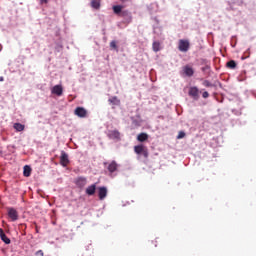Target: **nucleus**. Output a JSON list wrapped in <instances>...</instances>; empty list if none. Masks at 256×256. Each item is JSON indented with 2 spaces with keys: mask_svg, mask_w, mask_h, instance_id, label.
<instances>
[{
  "mask_svg": "<svg viewBox=\"0 0 256 256\" xmlns=\"http://www.w3.org/2000/svg\"><path fill=\"white\" fill-rule=\"evenodd\" d=\"M191 47V43L189 40L180 39L178 41V50L181 51V53H187Z\"/></svg>",
  "mask_w": 256,
  "mask_h": 256,
  "instance_id": "f257e3e1",
  "label": "nucleus"
},
{
  "mask_svg": "<svg viewBox=\"0 0 256 256\" xmlns=\"http://www.w3.org/2000/svg\"><path fill=\"white\" fill-rule=\"evenodd\" d=\"M134 152L137 155H143V157H145V159H147V157H149V150L143 144L135 146L134 147Z\"/></svg>",
  "mask_w": 256,
  "mask_h": 256,
  "instance_id": "f03ea898",
  "label": "nucleus"
},
{
  "mask_svg": "<svg viewBox=\"0 0 256 256\" xmlns=\"http://www.w3.org/2000/svg\"><path fill=\"white\" fill-rule=\"evenodd\" d=\"M6 211L10 221L14 222L19 220V212L17 211V209L13 207H7Z\"/></svg>",
  "mask_w": 256,
  "mask_h": 256,
  "instance_id": "7ed1b4c3",
  "label": "nucleus"
},
{
  "mask_svg": "<svg viewBox=\"0 0 256 256\" xmlns=\"http://www.w3.org/2000/svg\"><path fill=\"white\" fill-rule=\"evenodd\" d=\"M107 137L112 139V141H121V132L119 130H109Z\"/></svg>",
  "mask_w": 256,
  "mask_h": 256,
  "instance_id": "20e7f679",
  "label": "nucleus"
},
{
  "mask_svg": "<svg viewBox=\"0 0 256 256\" xmlns=\"http://www.w3.org/2000/svg\"><path fill=\"white\" fill-rule=\"evenodd\" d=\"M74 183L77 187H79V189H83V187L87 185V178L83 176L77 177Z\"/></svg>",
  "mask_w": 256,
  "mask_h": 256,
  "instance_id": "39448f33",
  "label": "nucleus"
},
{
  "mask_svg": "<svg viewBox=\"0 0 256 256\" xmlns=\"http://www.w3.org/2000/svg\"><path fill=\"white\" fill-rule=\"evenodd\" d=\"M60 165H62V167L69 165V155L65 151L61 152Z\"/></svg>",
  "mask_w": 256,
  "mask_h": 256,
  "instance_id": "423d86ee",
  "label": "nucleus"
},
{
  "mask_svg": "<svg viewBox=\"0 0 256 256\" xmlns=\"http://www.w3.org/2000/svg\"><path fill=\"white\" fill-rule=\"evenodd\" d=\"M74 114L81 119H85V117H87V110L83 107H77Z\"/></svg>",
  "mask_w": 256,
  "mask_h": 256,
  "instance_id": "0eeeda50",
  "label": "nucleus"
},
{
  "mask_svg": "<svg viewBox=\"0 0 256 256\" xmlns=\"http://www.w3.org/2000/svg\"><path fill=\"white\" fill-rule=\"evenodd\" d=\"M118 17L126 19L127 23H131V21H133V16L131 15V12H129V10H122Z\"/></svg>",
  "mask_w": 256,
  "mask_h": 256,
  "instance_id": "6e6552de",
  "label": "nucleus"
},
{
  "mask_svg": "<svg viewBox=\"0 0 256 256\" xmlns=\"http://www.w3.org/2000/svg\"><path fill=\"white\" fill-rule=\"evenodd\" d=\"M188 95L190 97H193L195 101H197L199 99V88L197 87H190Z\"/></svg>",
  "mask_w": 256,
  "mask_h": 256,
  "instance_id": "1a4fd4ad",
  "label": "nucleus"
},
{
  "mask_svg": "<svg viewBox=\"0 0 256 256\" xmlns=\"http://www.w3.org/2000/svg\"><path fill=\"white\" fill-rule=\"evenodd\" d=\"M183 73L186 77H193V75H195V70H193V67L186 65L183 67Z\"/></svg>",
  "mask_w": 256,
  "mask_h": 256,
  "instance_id": "9d476101",
  "label": "nucleus"
},
{
  "mask_svg": "<svg viewBox=\"0 0 256 256\" xmlns=\"http://www.w3.org/2000/svg\"><path fill=\"white\" fill-rule=\"evenodd\" d=\"M98 197L100 199V201H103V199H105V197H107V187L102 186L98 188Z\"/></svg>",
  "mask_w": 256,
  "mask_h": 256,
  "instance_id": "9b49d317",
  "label": "nucleus"
},
{
  "mask_svg": "<svg viewBox=\"0 0 256 256\" xmlns=\"http://www.w3.org/2000/svg\"><path fill=\"white\" fill-rule=\"evenodd\" d=\"M52 94L53 95H57L58 97H61V95H63V86L61 85H55L52 88Z\"/></svg>",
  "mask_w": 256,
  "mask_h": 256,
  "instance_id": "f8f14e48",
  "label": "nucleus"
},
{
  "mask_svg": "<svg viewBox=\"0 0 256 256\" xmlns=\"http://www.w3.org/2000/svg\"><path fill=\"white\" fill-rule=\"evenodd\" d=\"M0 239L6 245H9L11 243V239H9V237H7V235L5 234V231L3 230V228H0Z\"/></svg>",
  "mask_w": 256,
  "mask_h": 256,
  "instance_id": "ddd939ff",
  "label": "nucleus"
},
{
  "mask_svg": "<svg viewBox=\"0 0 256 256\" xmlns=\"http://www.w3.org/2000/svg\"><path fill=\"white\" fill-rule=\"evenodd\" d=\"M119 167V164L115 160H113L110 164H108L107 169L109 173H115Z\"/></svg>",
  "mask_w": 256,
  "mask_h": 256,
  "instance_id": "4468645a",
  "label": "nucleus"
},
{
  "mask_svg": "<svg viewBox=\"0 0 256 256\" xmlns=\"http://www.w3.org/2000/svg\"><path fill=\"white\" fill-rule=\"evenodd\" d=\"M95 191H97V184H92L86 188V195H95Z\"/></svg>",
  "mask_w": 256,
  "mask_h": 256,
  "instance_id": "2eb2a0df",
  "label": "nucleus"
},
{
  "mask_svg": "<svg viewBox=\"0 0 256 256\" xmlns=\"http://www.w3.org/2000/svg\"><path fill=\"white\" fill-rule=\"evenodd\" d=\"M149 139V134L147 133H140L137 136V141H139L140 143H145V141H147Z\"/></svg>",
  "mask_w": 256,
  "mask_h": 256,
  "instance_id": "dca6fc26",
  "label": "nucleus"
},
{
  "mask_svg": "<svg viewBox=\"0 0 256 256\" xmlns=\"http://www.w3.org/2000/svg\"><path fill=\"white\" fill-rule=\"evenodd\" d=\"M113 13L114 15H117L118 17L121 15V13L123 12V6L121 5H114L112 7Z\"/></svg>",
  "mask_w": 256,
  "mask_h": 256,
  "instance_id": "f3484780",
  "label": "nucleus"
},
{
  "mask_svg": "<svg viewBox=\"0 0 256 256\" xmlns=\"http://www.w3.org/2000/svg\"><path fill=\"white\" fill-rule=\"evenodd\" d=\"M108 102H109L111 105H116V106L121 105V100H119V98H118L117 96H114V97L110 98V99L108 100Z\"/></svg>",
  "mask_w": 256,
  "mask_h": 256,
  "instance_id": "a211bd4d",
  "label": "nucleus"
},
{
  "mask_svg": "<svg viewBox=\"0 0 256 256\" xmlns=\"http://www.w3.org/2000/svg\"><path fill=\"white\" fill-rule=\"evenodd\" d=\"M91 7L93 9H99L101 7V0H91Z\"/></svg>",
  "mask_w": 256,
  "mask_h": 256,
  "instance_id": "6ab92c4d",
  "label": "nucleus"
},
{
  "mask_svg": "<svg viewBox=\"0 0 256 256\" xmlns=\"http://www.w3.org/2000/svg\"><path fill=\"white\" fill-rule=\"evenodd\" d=\"M13 127L18 132L25 131V125L21 123H14Z\"/></svg>",
  "mask_w": 256,
  "mask_h": 256,
  "instance_id": "aec40b11",
  "label": "nucleus"
},
{
  "mask_svg": "<svg viewBox=\"0 0 256 256\" xmlns=\"http://www.w3.org/2000/svg\"><path fill=\"white\" fill-rule=\"evenodd\" d=\"M23 175L24 177H31V166H24Z\"/></svg>",
  "mask_w": 256,
  "mask_h": 256,
  "instance_id": "412c9836",
  "label": "nucleus"
},
{
  "mask_svg": "<svg viewBox=\"0 0 256 256\" xmlns=\"http://www.w3.org/2000/svg\"><path fill=\"white\" fill-rule=\"evenodd\" d=\"M152 49H153V51H155V53L161 51V43L153 42Z\"/></svg>",
  "mask_w": 256,
  "mask_h": 256,
  "instance_id": "4be33fe9",
  "label": "nucleus"
},
{
  "mask_svg": "<svg viewBox=\"0 0 256 256\" xmlns=\"http://www.w3.org/2000/svg\"><path fill=\"white\" fill-rule=\"evenodd\" d=\"M226 65L228 69H235V67H237V62H235L234 60H230L227 62Z\"/></svg>",
  "mask_w": 256,
  "mask_h": 256,
  "instance_id": "5701e85b",
  "label": "nucleus"
},
{
  "mask_svg": "<svg viewBox=\"0 0 256 256\" xmlns=\"http://www.w3.org/2000/svg\"><path fill=\"white\" fill-rule=\"evenodd\" d=\"M110 48H111L113 51H119V48L117 47V41L112 40V41L110 42Z\"/></svg>",
  "mask_w": 256,
  "mask_h": 256,
  "instance_id": "b1692460",
  "label": "nucleus"
},
{
  "mask_svg": "<svg viewBox=\"0 0 256 256\" xmlns=\"http://www.w3.org/2000/svg\"><path fill=\"white\" fill-rule=\"evenodd\" d=\"M202 85L204 87H213V84L211 82H209V80H204Z\"/></svg>",
  "mask_w": 256,
  "mask_h": 256,
  "instance_id": "393cba45",
  "label": "nucleus"
},
{
  "mask_svg": "<svg viewBox=\"0 0 256 256\" xmlns=\"http://www.w3.org/2000/svg\"><path fill=\"white\" fill-rule=\"evenodd\" d=\"M184 137H185V132L180 131V132L178 133L177 139H183Z\"/></svg>",
  "mask_w": 256,
  "mask_h": 256,
  "instance_id": "a878e982",
  "label": "nucleus"
},
{
  "mask_svg": "<svg viewBox=\"0 0 256 256\" xmlns=\"http://www.w3.org/2000/svg\"><path fill=\"white\" fill-rule=\"evenodd\" d=\"M242 61H245V59H249V54L244 53V55L241 57Z\"/></svg>",
  "mask_w": 256,
  "mask_h": 256,
  "instance_id": "bb28decb",
  "label": "nucleus"
},
{
  "mask_svg": "<svg viewBox=\"0 0 256 256\" xmlns=\"http://www.w3.org/2000/svg\"><path fill=\"white\" fill-rule=\"evenodd\" d=\"M203 99H207L209 97V92L205 91L202 94Z\"/></svg>",
  "mask_w": 256,
  "mask_h": 256,
  "instance_id": "cd10ccee",
  "label": "nucleus"
},
{
  "mask_svg": "<svg viewBox=\"0 0 256 256\" xmlns=\"http://www.w3.org/2000/svg\"><path fill=\"white\" fill-rule=\"evenodd\" d=\"M47 3H49V0H40V4H41V5H45V4H47Z\"/></svg>",
  "mask_w": 256,
  "mask_h": 256,
  "instance_id": "c85d7f7f",
  "label": "nucleus"
},
{
  "mask_svg": "<svg viewBox=\"0 0 256 256\" xmlns=\"http://www.w3.org/2000/svg\"><path fill=\"white\" fill-rule=\"evenodd\" d=\"M36 255L43 256V255H44L43 250H38V251L36 252Z\"/></svg>",
  "mask_w": 256,
  "mask_h": 256,
  "instance_id": "c756f323",
  "label": "nucleus"
},
{
  "mask_svg": "<svg viewBox=\"0 0 256 256\" xmlns=\"http://www.w3.org/2000/svg\"><path fill=\"white\" fill-rule=\"evenodd\" d=\"M122 3H126V1H129V0H120Z\"/></svg>",
  "mask_w": 256,
  "mask_h": 256,
  "instance_id": "7c9ffc66",
  "label": "nucleus"
},
{
  "mask_svg": "<svg viewBox=\"0 0 256 256\" xmlns=\"http://www.w3.org/2000/svg\"><path fill=\"white\" fill-rule=\"evenodd\" d=\"M0 81H4V78H3V76H1V77H0Z\"/></svg>",
  "mask_w": 256,
  "mask_h": 256,
  "instance_id": "2f4dec72",
  "label": "nucleus"
}]
</instances>
